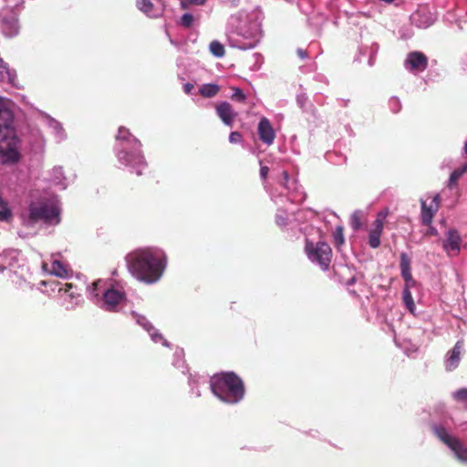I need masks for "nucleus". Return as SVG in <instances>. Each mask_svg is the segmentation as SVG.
I'll use <instances>...</instances> for the list:
<instances>
[{
  "instance_id": "obj_1",
  "label": "nucleus",
  "mask_w": 467,
  "mask_h": 467,
  "mask_svg": "<svg viewBox=\"0 0 467 467\" xmlns=\"http://www.w3.org/2000/svg\"><path fill=\"white\" fill-rule=\"evenodd\" d=\"M129 272L146 284L157 282L166 268V254L161 249L145 247L135 249L125 257Z\"/></svg>"
},
{
  "instance_id": "obj_2",
  "label": "nucleus",
  "mask_w": 467,
  "mask_h": 467,
  "mask_svg": "<svg viewBox=\"0 0 467 467\" xmlns=\"http://www.w3.org/2000/svg\"><path fill=\"white\" fill-rule=\"evenodd\" d=\"M12 124V112L0 100V162L3 164H13L20 159L18 138Z\"/></svg>"
},
{
  "instance_id": "obj_3",
  "label": "nucleus",
  "mask_w": 467,
  "mask_h": 467,
  "mask_svg": "<svg viewBox=\"0 0 467 467\" xmlns=\"http://www.w3.org/2000/svg\"><path fill=\"white\" fill-rule=\"evenodd\" d=\"M211 389L216 397L229 404L241 401L245 392L243 380L234 372L214 375L211 379Z\"/></svg>"
},
{
  "instance_id": "obj_4",
  "label": "nucleus",
  "mask_w": 467,
  "mask_h": 467,
  "mask_svg": "<svg viewBox=\"0 0 467 467\" xmlns=\"http://www.w3.org/2000/svg\"><path fill=\"white\" fill-rule=\"evenodd\" d=\"M45 223H58L59 211L53 205L47 202H32L28 207V215L26 218L27 225H34L38 222Z\"/></svg>"
},
{
  "instance_id": "obj_5",
  "label": "nucleus",
  "mask_w": 467,
  "mask_h": 467,
  "mask_svg": "<svg viewBox=\"0 0 467 467\" xmlns=\"http://www.w3.org/2000/svg\"><path fill=\"white\" fill-rule=\"evenodd\" d=\"M305 251L311 262L317 264L323 270L329 268L332 260V249L328 244L325 242L313 243L306 240Z\"/></svg>"
},
{
  "instance_id": "obj_6",
  "label": "nucleus",
  "mask_w": 467,
  "mask_h": 467,
  "mask_svg": "<svg viewBox=\"0 0 467 467\" xmlns=\"http://www.w3.org/2000/svg\"><path fill=\"white\" fill-rule=\"evenodd\" d=\"M400 266L401 276L403 277V279L405 281V287H404L403 293H402L403 302H404V305L406 306V307L411 313H413V311L415 309V305H414L412 295L410 291V287L413 286L416 282L413 279L412 274H411L410 259L406 253L400 254Z\"/></svg>"
},
{
  "instance_id": "obj_7",
  "label": "nucleus",
  "mask_w": 467,
  "mask_h": 467,
  "mask_svg": "<svg viewBox=\"0 0 467 467\" xmlns=\"http://www.w3.org/2000/svg\"><path fill=\"white\" fill-rule=\"evenodd\" d=\"M119 161L126 166H131L136 169V174L140 176L143 174V169L146 168L147 163L141 151L139 149L128 151L126 149L122 150L118 154Z\"/></svg>"
},
{
  "instance_id": "obj_8",
  "label": "nucleus",
  "mask_w": 467,
  "mask_h": 467,
  "mask_svg": "<svg viewBox=\"0 0 467 467\" xmlns=\"http://www.w3.org/2000/svg\"><path fill=\"white\" fill-rule=\"evenodd\" d=\"M405 67L412 73L422 72L428 67V57L420 51L410 52L405 60Z\"/></svg>"
},
{
  "instance_id": "obj_9",
  "label": "nucleus",
  "mask_w": 467,
  "mask_h": 467,
  "mask_svg": "<svg viewBox=\"0 0 467 467\" xmlns=\"http://www.w3.org/2000/svg\"><path fill=\"white\" fill-rule=\"evenodd\" d=\"M462 237L457 230L450 229L446 234V239L443 242V249L449 254H457L460 252Z\"/></svg>"
},
{
  "instance_id": "obj_10",
  "label": "nucleus",
  "mask_w": 467,
  "mask_h": 467,
  "mask_svg": "<svg viewBox=\"0 0 467 467\" xmlns=\"http://www.w3.org/2000/svg\"><path fill=\"white\" fill-rule=\"evenodd\" d=\"M124 293L114 289H107L103 294L102 307L107 311H114L117 306L124 299Z\"/></svg>"
},
{
  "instance_id": "obj_11",
  "label": "nucleus",
  "mask_w": 467,
  "mask_h": 467,
  "mask_svg": "<svg viewBox=\"0 0 467 467\" xmlns=\"http://www.w3.org/2000/svg\"><path fill=\"white\" fill-rule=\"evenodd\" d=\"M258 135L260 140L267 145H271L275 140V135L272 124L265 117L259 121Z\"/></svg>"
},
{
  "instance_id": "obj_12",
  "label": "nucleus",
  "mask_w": 467,
  "mask_h": 467,
  "mask_svg": "<svg viewBox=\"0 0 467 467\" xmlns=\"http://www.w3.org/2000/svg\"><path fill=\"white\" fill-rule=\"evenodd\" d=\"M216 113L222 121L229 127L233 126L237 113L234 110L232 105L228 102H221L216 106Z\"/></svg>"
},
{
  "instance_id": "obj_13",
  "label": "nucleus",
  "mask_w": 467,
  "mask_h": 467,
  "mask_svg": "<svg viewBox=\"0 0 467 467\" xmlns=\"http://www.w3.org/2000/svg\"><path fill=\"white\" fill-rule=\"evenodd\" d=\"M384 223L382 219L377 218L373 223V229L368 234V244L371 248H378L380 245V236L383 231Z\"/></svg>"
},
{
  "instance_id": "obj_14",
  "label": "nucleus",
  "mask_w": 467,
  "mask_h": 467,
  "mask_svg": "<svg viewBox=\"0 0 467 467\" xmlns=\"http://www.w3.org/2000/svg\"><path fill=\"white\" fill-rule=\"evenodd\" d=\"M461 352H462V345L460 342H457L455 346L453 347L452 350L451 351V355L446 362V368L447 370H453L455 369L460 362L461 359Z\"/></svg>"
},
{
  "instance_id": "obj_15",
  "label": "nucleus",
  "mask_w": 467,
  "mask_h": 467,
  "mask_svg": "<svg viewBox=\"0 0 467 467\" xmlns=\"http://www.w3.org/2000/svg\"><path fill=\"white\" fill-rule=\"evenodd\" d=\"M432 431L434 434L449 448L458 439L456 437L451 436L443 426L433 425Z\"/></svg>"
},
{
  "instance_id": "obj_16",
  "label": "nucleus",
  "mask_w": 467,
  "mask_h": 467,
  "mask_svg": "<svg viewBox=\"0 0 467 467\" xmlns=\"http://www.w3.org/2000/svg\"><path fill=\"white\" fill-rule=\"evenodd\" d=\"M421 223L424 225H431L435 213L438 212L435 208L429 207L425 201L420 202Z\"/></svg>"
},
{
  "instance_id": "obj_17",
  "label": "nucleus",
  "mask_w": 467,
  "mask_h": 467,
  "mask_svg": "<svg viewBox=\"0 0 467 467\" xmlns=\"http://www.w3.org/2000/svg\"><path fill=\"white\" fill-rule=\"evenodd\" d=\"M0 78L3 81H7L9 83H13L16 79V73L9 67L8 63H6L2 57H0Z\"/></svg>"
},
{
  "instance_id": "obj_18",
  "label": "nucleus",
  "mask_w": 467,
  "mask_h": 467,
  "mask_svg": "<svg viewBox=\"0 0 467 467\" xmlns=\"http://www.w3.org/2000/svg\"><path fill=\"white\" fill-rule=\"evenodd\" d=\"M450 449L459 461L467 462V447H464L459 439L451 444Z\"/></svg>"
},
{
  "instance_id": "obj_19",
  "label": "nucleus",
  "mask_w": 467,
  "mask_h": 467,
  "mask_svg": "<svg viewBox=\"0 0 467 467\" xmlns=\"http://www.w3.org/2000/svg\"><path fill=\"white\" fill-rule=\"evenodd\" d=\"M137 6L150 17H156L159 15L150 0H137Z\"/></svg>"
},
{
  "instance_id": "obj_20",
  "label": "nucleus",
  "mask_w": 467,
  "mask_h": 467,
  "mask_svg": "<svg viewBox=\"0 0 467 467\" xmlns=\"http://www.w3.org/2000/svg\"><path fill=\"white\" fill-rule=\"evenodd\" d=\"M467 172V163L463 164L462 167L455 169L450 175L448 187L452 189L457 185L459 179Z\"/></svg>"
},
{
  "instance_id": "obj_21",
  "label": "nucleus",
  "mask_w": 467,
  "mask_h": 467,
  "mask_svg": "<svg viewBox=\"0 0 467 467\" xmlns=\"http://www.w3.org/2000/svg\"><path fill=\"white\" fill-rule=\"evenodd\" d=\"M220 88L216 84H203L199 88V93L204 98H213L215 97Z\"/></svg>"
},
{
  "instance_id": "obj_22",
  "label": "nucleus",
  "mask_w": 467,
  "mask_h": 467,
  "mask_svg": "<svg viewBox=\"0 0 467 467\" xmlns=\"http://www.w3.org/2000/svg\"><path fill=\"white\" fill-rule=\"evenodd\" d=\"M49 273L51 275H54L56 276L62 277V278L67 276V268L59 261H57V260L52 263Z\"/></svg>"
},
{
  "instance_id": "obj_23",
  "label": "nucleus",
  "mask_w": 467,
  "mask_h": 467,
  "mask_svg": "<svg viewBox=\"0 0 467 467\" xmlns=\"http://www.w3.org/2000/svg\"><path fill=\"white\" fill-rule=\"evenodd\" d=\"M209 48L211 53L217 57H222L225 53L223 45L217 40L212 41Z\"/></svg>"
},
{
  "instance_id": "obj_24",
  "label": "nucleus",
  "mask_w": 467,
  "mask_h": 467,
  "mask_svg": "<svg viewBox=\"0 0 467 467\" xmlns=\"http://www.w3.org/2000/svg\"><path fill=\"white\" fill-rule=\"evenodd\" d=\"M12 217V213L6 202L0 196V221L6 222Z\"/></svg>"
},
{
  "instance_id": "obj_25",
  "label": "nucleus",
  "mask_w": 467,
  "mask_h": 467,
  "mask_svg": "<svg viewBox=\"0 0 467 467\" xmlns=\"http://www.w3.org/2000/svg\"><path fill=\"white\" fill-rule=\"evenodd\" d=\"M350 224L354 230H358L362 225V219L360 212H355L350 217Z\"/></svg>"
},
{
  "instance_id": "obj_26",
  "label": "nucleus",
  "mask_w": 467,
  "mask_h": 467,
  "mask_svg": "<svg viewBox=\"0 0 467 467\" xmlns=\"http://www.w3.org/2000/svg\"><path fill=\"white\" fill-rule=\"evenodd\" d=\"M334 240L337 246H340L344 244V234H343V228L341 226H338L336 228L334 233Z\"/></svg>"
},
{
  "instance_id": "obj_27",
  "label": "nucleus",
  "mask_w": 467,
  "mask_h": 467,
  "mask_svg": "<svg viewBox=\"0 0 467 467\" xmlns=\"http://www.w3.org/2000/svg\"><path fill=\"white\" fill-rule=\"evenodd\" d=\"M192 23H193V16L189 13L182 15V16L181 17L180 24L182 26H183L185 28H190L192 26Z\"/></svg>"
},
{
  "instance_id": "obj_28",
  "label": "nucleus",
  "mask_w": 467,
  "mask_h": 467,
  "mask_svg": "<svg viewBox=\"0 0 467 467\" xmlns=\"http://www.w3.org/2000/svg\"><path fill=\"white\" fill-rule=\"evenodd\" d=\"M234 93L231 97L233 100L244 102L246 99L245 94L239 88H233Z\"/></svg>"
},
{
  "instance_id": "obj_29",
  "label": "nucleus",
  "mask_w": 467,
  "mask_h": 467,
  "mask_svg": "<svg viewBox=\"0 0 467 467\" xmlns=\"http://www.w3.org/2000/svg\"><path fill=\"white\" fill-rule=\"evenodd\" d=\"M16 24H17L16 20H14L10 24L7 23L6 20H3V30L5 31L6 26H9L10 31L8 32V35L11 36V35L16 34L17 33V25Z\"/></svg>"
},
{
  "instance_id": "obj_30",
  "label": "nucleus",
  "mask_w": 467,
  "mask_h": 467,
  "mask_svg": "<svg viewBox=\"0 0 467 467\" xmlns=\"http://www.w3.org/2000/svg\"><path fill=\"white\" fill-rule=\"evenodd\" d=\"M454 399L458 401H467V389H460L454 393Z\"/></svg>"
},
{
  "instance_id": "obj_31",
  "label": "nucleus",
  "mask_w": 467,
  "mask_h": 467,
  "mask_svg": "<svg viewBox=\"0 0 467 467\" xmlns=\"http://www.w3.org/2000/svg\"><path fill=\"white\" fill-rule=\"evenodd\" d=\"M243 136L238 131H233L230 133L229 141L231 143H239L242 141Z\"/></svg>"
},
{
  "instance_id": "obj_32",
  "label": "nucleus",
  "mask_w": 467,
  "mask_h": 467,
  "mask_svg": "<svg viewBox=\"0 0 467 467\" xmlns=\"http://www.w3.org/2000/svg\"><path fill=\"white\" fill-rule=\"evenodd\" d=\"M130 136V133L129 130H127L124 127H120L119 129V134L117 135L116 138H117V140H128Z\"/></svg>"
},
{
  "instance_id": "obj_33",
  "label": "nucleus",
  "mask_w": 467,
  "mask_h": 467,
  "mask_svg": "<svg viewBox=\"0 0 467 467\" xmlns=\"http://www.w3.org/2000/svg\"><path fill=\"white\" fill-rule=\"evenodd\" d=\"M269 172V168L267 166H262L260 169V176L263 180H266Z\"/></svg>"
},
{
  "instance_id": "obj_34",
  "label": "nucleus",
  "mask_w": 467,
  "mask_h": 467,
  "mask_svg": "<svg viewBox=\"0 0 467 467\" xmlns=\"http://www.w3.org/2000/svg\"><path fill=\"white\" fill-rule=\"evenodd\" d=\"M275 222L278 225L284 226L286 225V218L281 215H277L275 218Z\"/></svg>"
},
{
  "instance_id": "obj_35",
  "label": "nucleus",
  "mask_w": 467,
  "mask_h": 467,
  "mask_svg": "<svg viewBox=\"0 0 467 467\" xmlns=\"http://www.w3.org/2000/svg\"><path fill=\"white\" fill-rule=\"evenodd\" d=\"M194 86L192 83H186L183 86V90L186 94H190L193 89Z\"/></svg>"
},
{
  "instance_id": "obj_36",
  "label": "nucleus",
  "mask_w": 467,
  "mask_h": 467,
  "mask_svg": "<svg viewBox=\"0 0 467 467\" xmlns=\"http://www.w3.org/2000/svg\"><path fill=\"white\" fill-rule=\"evenodd\" d=\"M440 201H441V196L439 193H437L434 197H433V200L432 202L435 203V210L438 211L439 210V207H440Z\"/></svg>"
},
{
  "instance_id": "obj_37",
  "label": "nucleus",
  "mask_w": 467,
  "mask_h": 467,
  "mask_svg": "<svg viewBox=\"0 0 467 467\" xmlns=\"http://www.w3.org/2000/svg\"><path fill=\"white\" fill-rule=\"evenodd\" d=\"M72 287L73 285L71 283H67L65 285V287H59L58 291H64L65 293H68Z\"/></svg>"
},
{
  "instance_id": "obj_38",
  "label": "nucleus",
  "mask_w": 467,
  "mask_h": 467,
  "mask_svg": "<svg viewBox=\"0 0 467 467\" xmlns=\"http://www.w3.org/2000/svg\"><path fill=\"white\" fill-rule=\"evenodd\" d=\"M389 213V211L388 209L384 210V211H381L378 213V216L377 218H379V219H382V222L384 221V219L387 217Z\"/></svg>"
},
{
  "instance_id": "obj_39",
  "label": "nucleus",
  "mask_w": 467,
  "mask_h": 467,
  "mask_svg": "<svg viewBox=\"0 0 467 467\" xmlns=\"http://www.w3.org/2000/svg\"><path fill=\"white\" fill-rule=\"evenodd\" d=\"M191 5V4H190V2H188V1H186V0H182V1L181 2V7H182V9H187V8L189 7V5Z\"/></svg>"
},
{
  "instance_id": "obj_40",
  "label": "nucleus",
  "mask_w": 467,
  "mask_h": 467,
  "mask_svg": "<svg viewBox=\"0 0 467 467\" xmlns=\"http://www.w3.org/2000/svg\"><path fill=\"white\" fill-rule=\"evenodd\" d=\"M297 54H298V56L301 58H305L306 57V52L305 50H302V49H298L297 50Z\"/></svg>"
},
{
  "instance_id": "obj_41",
  "label": "nucleus",
  "mask_w": 467,
  "mask_h": 467,
  "mask_svg": "<svg viewBox=\"0 0 467 467\" xmlns=\"http://www.w3.org/2000/svg\"><path fill=\"white\" fill-rule=\"evenodd\" d=\"M98 285H99V282H94V283H93V285H92L94 286V290H96V289H97Z\"/></svg>"
},
{
  "instance_id": "obj_42",
  "label": "nucleus",
  "mask_w": 467,
  "mask_h": 467,
  "mask_svg": "<svg viewBox=\"0 0 467 467\" xmlns=\"http://www.w3.org/2000/svg\"><path fill=\"white\" fill-rule=\"evenodd\" d=\"M464 152H465V154L467 155V142H466V143H465V145H464Z\"/></svg>"
},
{
  "instance_id": "obj_43",
  "label": "nucleus",
  "mask_w": 467,
  "mask_h": 467,
  "mask_svg": "<svg viewBox=\"0 0 467 467\" xmlns=\"http://www.w3.org/2000/svg\"><path fill=\"white\" fill-rule=\"evenodd\" d=\"M47 284H48V282H47V281H43V282H42V285H47Z\"/></svg>"
},
{
  "instance_id": "obj_44",
  "label": "nucleus",
  "mask_w": 467,
  "mask_h": 467,
  "mask_svg": "<svg viewBox=\"0 0 467 467\" xmlns=\"http://www.w3.org/2000/svg\"><path fill=\"white\" fill-rule=\"evenodd\" d=\"M52 284L59 285V282H52Z\"/></svg>"
}]
</instances>
